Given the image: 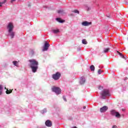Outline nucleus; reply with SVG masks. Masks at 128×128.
<instances>
[{
  "label": "nucleus",
  "mask_w": 128,
  "mask_h": 128,
  "mask_svg": "<svg viewBox=\"0 0 128 128\" xmlns=\"http://www.w3.org/2000/svg\"><path fill=\"white\" fill-rule=\"evenodd\" d=\"M102 86H99V90H102Z\"/></svg>",
  "instance_id": "obj_27"
},
{
  "label": "nucleus",
  "mask_w": 128,
  "mask_h": 128,
  "mask_svg": "<svg viewBox=\"0 0 128 128\" xmlns=\"http://www.w3.org/2000/svg\"><path fill=\"white\" fill-rule=\"evenodd\" d=\"M108 50H110V48H106L104 50V52H108Z\"/></svg>",
  "instance_id": "obj_20"
},
{
  "label": "nucleus",
  "mask_w": 128,
  "mask_h": 128,
  "mask_svg": "<svg viewBox=\"0 0 128 128\" xmlns=\"http://www.w3.org/2000/svg\"><path fill=\"white\" fill-rule=\"evenodd\" d=\"M102 71L101 70H98V74H102Z\"/></svg>",
  "instance_id": "obj_23"
},
{
  "label": "nucleus",
  "mask_w": 128,
  "mask_h": 128,
  "mask_svg": "<svg viewBox=\"0 0 128 128\" xmlns=\"http://www.w3.org/2000/svg\"><path fill=\"white\" fill-rule=\"evenodd\" d=\"M28 66L32 68V72H36L38 68V62L35 59H30L28 60Z\"/></svg>",
  "instance_id": "obj_1"
},
{
  "label": "nucleus",
  "mask_w": 128,
  "mask_h": 128,
  "mask_svg": "<svg viewBox=\"0 0 128 128\" xmlns=\"http://www.w3.org/2000/svg\"><path fill=\"white\" fill-rule=\"evenodd\" d=\"M6 0H4V2H0V6H2V4H6Z\"/></svg>",
  "instance_id": "obj_21"
},
{
  "label": "nucleus",
  "mask_w": 128,
  "mask_h": 128,
  "mask_svg": "<svg viewBox=\"0 0 128 128\" xmlns=\"http://www.w3.org/2000/svg\"><path fill=\"white\" fill-rule=\"evenodd\" d=\"M52 32H54V34H58V32H60V30H58H58H52Z\"/></svg>",
  "instance_id": "obj_16"
},
{
  "label": "nucleus",
  "mask_w": 128,
  "mask_h": 128,
  "mask_svg": "<svg viewBox=\"0 0 128 128\" xmlns=\"http://www.w3.org/2000/svg\"><path fill=\"white\" fill-rule=\"evenodd\" d=\"M43 112H44H44H46V109H44V110H43Z\"/></svg>",
  "instance_id": "obj_30"
},
{
  "label": "nucleus",
  "mask_w": 128,
  "mask_h": 128,
  "mask_svg": "<svg viewBox=\"0 0 128 128\" xmlns=\"http://www.w3.org/2000/svg\"><path fill=\"white\" fill-rule=\"evenodd\" d=\"M73 12H75V14H80V12L76 10H74Z\"/></svg>",
  "instance_id": "obj_22"
},
{
  "label": "nucleus",
  "mask_w": 128,
  "mask_h": 128,
  "mask_svg": "<svg viewBox=\"0 0 128 128\" xmlns=\"http://www.w3.org/2000/svg\"><path fill=\"white\" fill-rule=\"evenodd\" d=\"M56 20H58V22H61V23L64 22V20H62L60 18H57Z\"/></svg>",
  "instance_id": "obj_15"
},
{
  "label": "nucleus",
  "mask_w": 128,
  "mask_h": 128,
  "mask_svg": "<svg viewBox=\"0 0 128 128\" xmlns=\"http://www.w3.org/2000/svg\"><path fill=\"white\" fill-rule=\"evenodd\" d=\"M63 99L64 100V102H66V98L65 96H63Z\"/></svg>",
  "instance_id": "obj_25"
},
{
  "label": "nucleus",
  "mask_w": 128,
  "mask_h": 128,
  "mask_svg": "<svg viewBox=\"0 0 128 128\" xmlns=\"http://www.w3.org/2000/svg\"><path fill=\"white\" fill-rule=\"evenodd\" d=\"M102 96V98H103V100H104L106 98V96H110V91L108 90H105L102 91V93L101 94Z\"/></svg>",
  "instance_id": "obj_4"
},
{
  "label": "nucleus",
  "mask_w": 128,
  "mask_h": 128,
  "mask_svg": "<svg viewBox=\"0 0 128 128\" xmlns=\"http://www.w3.org/2000/svg\"><path fill=\"white\" fill-rule=\"evenodd\" d=\"M2 94V91H0V94Z\"/></svg>",
  "instance_id": "obj_31"
},
{
  "label": "nucleus",
  "mask_w": 128,
  "mask_h": 128,
  "mask_svg": "<svg viewBox=\"0 0 128 128\" xmlns=\"http://www.w3.org/2000/svg\"><path fill=\"white\" fill-rule=\"evenodd\" d=\"M12 90H6V94H12Z\"/></svg>",
  "instance_id": "obj_13"
},
{
  "label": "nucleus",
  "mask_w": 128,
  "mask_h": 128,
  "mask_svg": "<svg viewBox=\"0 0 128 128\" xmlns=\"http://www.w3.org/2000/svg\"><path fill=\"white\" fill-rule=\"evenodd\" d=\"M7 28H8V32L10 36H11V38H14V32H12V30H14V24H12V23H9Z\"/></svg>",
  "instance_id": "obj_2"
},
{
  "label": "nucleus",
  "mask_w": 128,
  "mask_h": 128,
  "mask_svg": "<svg viewBox=\"0 0 128 128\" xmlns=\"http://www.w3.org/2000/svg\"><path fill=\"white\" fill-rule=\"evenodd\" d=\"M12 64L15 66H18V61H13Z\"/></svg>",
  "instance_id": "obj_14"
},
{
  "label": "nucleus",
  "mask_w": 128,
  "mask_h": 128,
  "mask_svg": "<svg viewBox=\"0 0 128 128\" xmlns=\"http://www.w3.org/2000/svg\"><path fill=\"white\" fill-rule=\"evenodd\" d=\"M46 126H48L49 128H50L52 126V121L50 120H47L45 122Z\"/></svg>",
  "instance_id": "obj_10"
},
{
  "label": "nucleus",
  "mask_w": 128,
  "mask_h": 128,
  "mask_svg": "<svg viewBox=\"0 0 128 128\" xmlns=\"http://www.w3.org/2000/svg\"><path fill=\"white\" fill-rule=\"evenodd\" d=\"M86 106H84L83 107L84 110H86Z\"/></svg>",
  "instance_id": "obj_28"
},
{
  "label": "nucleus",
  "mask_w": 128,
  "mask_h": 128,
  "mask_svg": "<svg viewBox=\"0 0 128 128\" xmlns=\"http://www.w3.org/2000/svg\"><path fill=\"white\" fill-rule=\"evenodd\" d=\"M4 89H5V90H6V87H5V88H4Z\"/></svg>",
  "instance_id": "obj_32"
},
{
  "label": "nucleus",
  "mask_w": 128,
  "mask_h": 128,
  "mask_svg": "<svg viewBox=\"0 0 128 128\" xmlns=\"http://www.w3.org/2000/svg\"><path fill=\"white\" fill-rule=\"evenodd\" d=\"M110 114H112V116H115L116 118H120V114L118 112H116L114 110L110 111Z\"/></svg>",
  "instance_id": "obj_6"
},
{
  "label": "nucleus",
  "mask_w": 128,
  "mask_h": 128,
  "mask_svg": "<svg viewBox=\"0 0 128 128\" xmlns=\"http://www.w3.org/2000/svg\"><path fill=\"white\" fill-rule=\"evenodd\" d=\"M50 44H48V42H46L43 48L42 51L43 52H46L48 50V48H50Z\"/></svg>",
  "instance_id": "obj_7"
},
{
  "label": "nucleus",
  "mask_w": 128,
  "mask_h": 128,
  "mask_svg": "<svg viewBox=\"0 0 128 128\" xmlns=\"http://www.w3.org/2000/svg\"><path fill=\"white\" fill-rule=\"evenodd\" d=\"M62 74L60 72H56V74H53L52 76V78L55 80H60Z\"/></svg>",
  "instance_id": "obj_5"
},
{
  "label": "nucleus",
  "mask_w": 128,
  "mask_h": 128,
  "mask_svg": "<svg viewBox=\"0 0 128 128\" xmlns=\"http://www.w3.org/2000/svg\"><path fill=\"white\" fill-rule=\"evenodd\" d=\"M4 90V87L2 86V85H0V90Z\"/></svg>",
  "instance_id": "obj_24"
},
{
  "label": "nucleus",
  "mask_w": 128,
  "mask_h": 128,
  "mask_svg": "<svg viewBox=\"0 0 128 128\" xmlns=\"http://www.w3.org/2000/svg\"><path fill=\"white\" fill-rule=\"evenodd\" d=\"M117 52L118 54L119 55H120V56H121L122 58H124V60H126V56L122 55V54L120 52L118 51H117Z\"/></svg>",
  "instance_id": "obj_12"
},
{
  "label": "nucleus",
  "mask_w": 128,
  "mask_h": 128,
  "mask_svg": "<svg viewBox=\"0 0 128 128\" xmlns=\"http://www.w3.org/2000/svg\"><path fill=\"white\" fill-rule=\"evenodd\" d=\"M82 26H90L92 24V22H88V21L84 22L82 23Z\"/></svg>",
  "instance_id": "obj_8"
},
{
  "label": "nucleus",
  "mask_w": 128,
  "mask_h": 128,
  "mask_svg": "<svg viewBox=\"0 0 128 128\" xmlns=\"http://www.w3.org/2000/svg\"><path fill=\"white\" fill-rule=\"evenodd\" d=\"M82 43L83 44H88V42H86V39H84L82 40Z\"/></svg>",
  "instance_id": "obj_17"
},
{
  "label": "nucleus",
  "mask_w": 128,
  "mask_h": 128,
  "mask_svg": "<svg viewBox=\"0 0 128 128\" xmlns=\"http://www.w3.org/2000/svg\"><path fill=\"white\" fill-rule=\"evenodd\" d=\"M112 128H118V126L114 125V126H113Z\"/></svg>",
  "instance_id": "obj_26"
},
{
  "label": "nucleus",
  "mask_w": 128,
  "mask_h": 128,
  "mask_svg": "<svg viewBox=\"0 0 128 128\" xmlns=\"http://www.w3.org/2000/svg\"><path fill=\"white\" fill-rule=\"evenodd\" d=\"M57 12H58V14H64V10H58L57 11Z\"/></svg>",
  "instance_id": "obj_19"
},
{
  "label": "nucleus",
  "mask_w": 128,
  "mask_h": 128,
  "mask_svg": "<svg viewBox=\"0 0 128 128\" xmlns=\"http://www.w3.org/2000/svg\"><path fill=\"white\" fill-rule=\"evenodd\" d=\"M90 69L92 72L94 71V65H92L90 66Z\"/></svg>",
  "instance_id": "obj_18"
},
{
  "label": "nucleus",
  "mask_w": 128,
  "mask_h": 128,
  "mask_svg": "<svg viewBox=\"0 0 128 128\" xmlns=\"http://www.w3.org/2000/svg\"><path fill=\"white\" fill-rule=\"evenodd\" d=\"M108 109V108L106 106H104L100 108V112H106L107 110Z\"/></svg>",
  "instance_id": "obj_9"
},
{
  "label": "nucleus",
  "mask_w": 128,
  "mask_h": 128,
  "mask_svg": "<svg viewBox=\"0 0 128 128\" xmlns=\"http://www.w3.org/2000/svg\"><path fill=\"white\" fill-rule=\"evenodd\" d=\"M80 84H84V82H86V78H84V77L82 76L80 78Z\"/></svg>",
  "instance_id": "obj_11"
},
{
  "label": "nucleus",
  "mask_w": 128,
  "mask_h": 128,
  "mask_svg": "<svg viewBox=\"0 0 128 128\" xmlns=\"http://www.w3.org/2000/svg\"><path fill=\"white\" fill-rule=\"evenodd\" d=\"M16 2V0H11V2Z\"/></svg>",
  "instance_id": "obj_29"
},
{
  "label": "nucleus",
  "mask_w": 128,
  "mask_h": 128,
  "mask_svg": "<svg viewBox=\"0 0 128 128\" xmlns=\"http://www.w3.org/2000/svg\"><path fill=\"white\" fill-rule=\"evenodd\" d=\"M52 92H56V94H60L62 92L60 88L58 87L54 86L53 88H52Z\"/></svg>",
  "instance_id": "obj_3"
}]
</instances>
